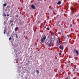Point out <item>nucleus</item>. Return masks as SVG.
Here are the masks:
<instances>
[{
    "label": "nucleus",
    "mask_w": 79,
    "mask_h": 79,
    "mask_svg": "<svg viewBox=\"0 0 79 79\" xmlns=\"http://www.w3.org/2000/svg\"><path fill=\"white\" fill-rule=\"evenodd\" d=\"M52 40H50L47 43V45L48 47H51L52 46Z\"/></svg>",
    "instance_id": "nucleus-1"
},
{
    "label": "nucleus",
    "mask_w": 79,
    "mask_h": 79,
    "mask_svg": "<svg viewBox=\"0 0 79 79\" xmlns=\"http://www.w3.org/2000/svg\"><path fill=\"white\" fill-rule=\"evenodd\" d=\"M61 41H60V39H58V40L57 41V44L58 45H60V43Z\"/></svg>",
    "instance_id": "nucleus-2"
},
{
    "label": "nucleus",
    "mask_w": 79,
    "mask_h": 79,
    "mask_svg": "<svg viewBox=\"0 0 79 79\" xmlns=\"http://www.w3.org/2000/svg\"><path fill=\"white\" fill-rule=\"evenodd\" d=\"M74 52H75L77 55H79V52H78V51L76 49H74Z\"/></svg>",
    "instance_id": "nucleus-3"
},
{
    "label": "nucleus",
    "mask_w": 79,
    "mask_h": 79,
    "mask_svg": "<svg viewBox=\"0 0 79 79\" xmlns=\"http://www.w3.org/2000/svg\"><path fill=\"white\" fill-rule=\"evenodd\" d=\"M59 48L61 50H63V46L61 45H60V46Z\"/></svg>",
    "instance_id": "nucleus-4"
},
{
    "label": "nucleus",
    "mask_w": 79,
    "mask_h": 79,
    "mask_svg": "<svg viewBox=\"0 0 79 79\" xmlns=\"http://www.w3.org/2000/svg\"><path fill=\"white\" fill-rule=\"evenodd\" d=\"M44 40V39H43V38H41V42L42 43H44V40Z\"/></svg>",
    "instance_id": "nucleus-5"
},
{
    "label": "nucleus",
    "mask_w": 79,
    "mask_h": 79,
    "mask_svg": "<svg viewBox=\"0 0 79 79\" xmlns=\"http://www.w3.org/2000/svg\"><path fill=\"white\" fill-rule=\"evenodd\" d=\"M31 6L33 9H35V6L34 5H31Z\"/></svg>",
    "instance_id": "nucleus-6"
},
{
    "label": "nucleus",
    "mask_w": 79,
    "mask_h": 79,
    "mask_svg": "<svg viewBox=\"0 0 79 79\" xmlns=\"http://www.w3.org/2000/svg\"><path fill=\"white\" fill-rule=\"evenodd\" d=\"M42 39H43L44 40H45V39H46V36L44 35Z\"/></svg>",
    "instance_id": "nucleus-7"
},
{
    "label": "nucleus",
    "mask_w": 79,
    "mask_h": 79,
    "mask_svg": "<svg viewBox=\"0 0 79 79\" xmlns=\"http://www.w3.org/2000/svg\"><path fill=\"white\" fill-rule=\"evenodd\" d=\"M18 27H15V31H17V30H18Z\"/></svg>",
    "instance_id": "nucleus-8"
},
{
    "label": "nucleus",
    "mask_w": 79,
    "mask_h": 79,
    "mask_svg": "<svg viewBox=\"0 0 79 79\" xmlns=\"http://www.w3.org/2000/svg\"><path fill=\"white\" fill-rule=\"evenodd\" d=\"M4 34H6V30L5 29L4 30Z\"/></svg>",
    "instance_id": "nucleus-9"
},
{
    "label": "nucleus",
    "mask_w": 79,
    "mask_h": 79,
    "mask_svg": "<svg viewBox=\"0 0 79 79\" xmlns=\"http://www.w3.org/2000/svg\"><path fill=\"white\" fill-rule=\"evenodd\" d=\"M71 10H73V11H74V9L73 8V7L70 8Z\"/></svg>",
    "instance_id": "nucleus-10"
},
{
    "label": "nucleus",
    "mask_w": 79,
    "mask_h": 79,
    "mask_svg": "<svg viewBox=\"0 0 79 79\" xmlns=\"http://www.w3.org/2000/svg\"><path fill=\"white\" fill-rule=\"evenodd\" d=\"M57 4H59V5H60L61 4V1H59L58 2Z\"/></svg>",
    "instance_id": "nucleus-11"
},
{
    "label": "nucleus",
    "mask_w": 79,
    "mask_h": 79,
    "mask_svg": "<svg viewBox=\"0 0 79 79\" xmlns=\"http://www.w3.org/2000/svg\"><path fill=\"white\" fill-rule=\"evenodd\" d=\"M10 23H13V21L11 20H10Z\"/></svg>",
    "instance_id": "nucleus-12"
},
{
    "label": "nucleus",
    "mask_w": 79,
    "mask_h": 79,
    "mask_svg": "<svg viewBox=\"0 0 79 79\" xmlns=\"http://www.w3.org/2000/svg\"><path fill=\"white\" fill-rule=\"evenodd\" d=\"M36 73H37V74H39V71L37 70H36Z\"/></svg>",
    "instance_id": "nucleus-13"
},
{
    "label": "nucleus",
    "mask_w": 79,
    "mask_h": 79,
    "mask_svg": "<svg viewBox=\"0 0 79 79\" xmlns=\"http://www.w3.org/2000/svg\"><path fill=\"white\" fill-rule=\"evenodd\" d=\"M6 16V15L5 14V13H3V16Z\"/></svg>",
    "instance_id": "nucleus-14"
},
{
    "label": "nucleus",
    "mask_w": 79,
    "mask_h": 79,
    "mask_svg": "<svg viewBox=\"0 0 79 79\" xmlns=\"http://www.w3.org/2000/svg\"><path fill=\"white\" fill-rule=\"evenodd\" d=\"M7 9H10V6H7Z\"/></svg>",
    "instance_id": "nucleus-15"
},
{
    "label": "nucleus",
    "mask_w": 79,
    "mask_h": 79,
    "mask_svg": "<svg viewBox=\"0 0 79 79\" xmlns=\"http://www.w3.org/2000/svg\"><path fill=\"white\" fill-rule=\"evenodd\" d=\"M3 5L4 6H6V4H4Z\"/></svg>",
    "instance_id": "nucleus-16"
},
{
    "label": "nucleus",
    "mask_w": 79,
    "mask_h": 79,
    "mask_svg": "<svg viewBox=\"0 0 79 79\" xmlns=\"http://www.w3.org/2000/svg\"><path fill=\"white\" fill-rule=\"evenodd\" d=\"M4 24H6V21H4Z\"/></svg>",
    "instance_id": "nucleus-17"
},
{
    "label": "nucleus",
    "mask_w": 79,
    "mask_h": 79,
    "mask_svg": "<svg viewBox=\"0 0 79 79\" xmlns=\"http://www.w3.org/2000/svg\"><path fill=\"white\" fill-rule=\"evenodd\" d=\"M47 30H49V27H47Z\"/></svg>",
    "instance_id": "nucleus-18"
},
{
    "label": "nucleus",
    "mask_w": 79,
    "mask_h": 79,
    "mask_svg": "<svg viewBox=\"0 0 79 79\" xmlns=\"http://www.w3.org/2000/svg\"><path fill=\"white\" fill-rule=\"evenodd\" d=\"M9 40H11V38L10 37L9 38Z\"/></svg>",
    "instance_id": "nucleus-19"
},
{
    "label": "nucleus",
    "mask_w": 79,
    "mask_h": 79,
    "mask_svg": "<svg viewBox=\"0 0 79 79\" xmlns=\"http://www.w3.org/2000/svg\"><path fill=\"white\" fill-rule=\"evenodd\" d=\"M59 55L60 56V55H61V53H59Z\"/></svg>",
    "instance_id": "nucleus-20"
},
{
    "label": "nucleus",
    "mask_w": 79,
    "mask_h": 79,
    "mask_svg": "<svg viewBox=\"0 0 79 79\" xmlns=\"http://www.w3.org/2000/svg\"><path fill=\"white\" fill-rule=\"evenodd\" d=\"M15 16L16 17H18V15H16Z\"/></svg>",
    "instance_id": "nucleus-21"
},
{
    "label": "nucleus",
    "mask_w": 79,
    "mask_h": 79,
    "mask_svg": "<svg viewBox=\"0 0 79 79\" xmlns=\"http://www.w3.org/2000/svg\"><path fill=\"white\" fill-rule=\"evenodd\" d=\"M70 27H72V24H71V25H70Z\"/></svg>",
    "instance_id": "nucleus-22"
},
{
    "label": "nucleus",
    "mask_w": 79,
    "mask_h": 79,
    "mask_svg": "<svg viewBox=\"0 0 79 79\" xmlns=\"http://www.w3.org/2000/svg\"><path fill=\"white\" fill-rule=\"evenodd\" d=\"M5 11H7V9H6L5 10Z\"/></svg>",
    "instance_id": "nucleus-23"
},
{
    "label": "nucleus",
    "mask_w": 79,
    "mask_h": 79,
    "mask_svg": "<svg viewBox=\"0 0 79 79\" xmlns=\"http://www.w3.org/2000/svg\"><path fill=\"white\" fill-rule=\"evenodd\" d=\"M7 16H10V15H8V14H7Z\"/></svg>",
    "instance_id": "nucleus-24"
},
{
    "label": "nucleus",
    "mask_w": 79,
    "mask_h": 79,
    "mask_svg": "<svg viewBox=\"0 0 79 79\" xmlns=\"http://www.w3.org/2000/svg\"><path fill=\"white\" fill-rule=\"evenodd\" d=\"M24 34H26V31L24 32Z\"/></svg>",
    "instance_id": "nucleus-25"
},
{
    "label": "nucleus",
    "mask_w": 79,
    "mask_h": 79,
    "mask_svg": "<svg viewBox=\"0 0 79 79\" xmlns=\"http://www.w3.org/2000/svg\"><path fill=\"white\" fill-rule=\"evenodd\" d=\"M26 64V65H28V64H27V63Z\"/></svg>",
    "instance_id": "nucleus-26"
},
{
    "label": "nucleus",
    "mask_w": 79,
    "mask_h": 79,
    "mask_svg": "<svg viewBox=\"0 0 79 79\" xmlns=\"http://www.w3.org/2000/svg\"><path fill=\"white\" fill-rule=\"evenodd\" d=\"M13 25V23H12L11 24V26H12Z\"/></svg>",
    "instance_id": "nucleus-27"
},
{
    "label": "nucleus",
    "mask_w": 79,
    "mask_h": 79,
    "mask_svg": "<svg viewBox=\"0 0 79 79\" xmlns=\"http://www.w3.org/2000/svg\"><path fill=\"white\" fill-rule=\"evenodd\" d=\"M16 38H17V35H16Z\"/></svg>",
    "instance_id": "nucleus-28"
},
{
    "label": "nucleus",
    "mask_w": 79,
    "mask_h": 79,
    "mask_svg": "<svg viewBox=\"0 0 79 79\" xmlns=\"http://www.w3.org/2000/svg\"><path fill=\"white\" fill-rule=\"evenodd\" d=\"M27 62H28V63H30V62L29 61H27Z\"/></svg>",
    "instance_id": "nucleus-29"
},
{
    "label": "nucleus",
    "mask_w": 79,
    "mask_h": 79,
    "mask_svg": "<svg viewBox=\"0 0 79 79\" xmlns=\"http://www.w3.org/2000/svg\"><path fill=\"white\" fill-rule=\"evenodd\" d=\"M30 58H32V56H30Z\"/></svg>",
    "instance_id": "nucleus-30"
},
{
    "label": "nucleus",
    "mask_w": 79,
    "mask_h": 79,
    "mask_svg": "<svg viewBox=\"0 0 79 79\" xmlns=\"http://www.w3.org/2000/svg\"><path fill=\"white\" fill-rule=\"evenodd\" d=\"M67 37H69V35H67Z\"/></svg>",
    "instance_id": "nucleus-31"
},
{
    "label": "nucleus",
    "mask_w": 79,
    "mask_h": 79,
    "mask_svg": "<svg viewBox=\"0 0 79 79\" xmlns=\"http://www.w3.org/2000/svg\"><path fill=\"white\" fill-rule=\"evenodd\" d=\"M73 71H74V69H73Z\"/></svg>",
    "instance_id": "nucleus-32"
},
{
    "label": "nucleus",
    "mask_w": 79,
    "mask_h": 79,
    "mask_svg": "<svg viewBox=\"0 0 79 79\" xmlns=\"http://www.w3.org/2000/svg\"><path fill=\"white\" fill-rule=\"evenodd\" d=\"M38 23H40V22L38 21Z\"/></svg>",
    "instance_id": "nucleus-33"
},
{
    "label": "nucleus",
    "mask_w": 79,
    "mask_h": 79,
    "mask_svg": "<svg viewBox=\"0 0 79 79\" xmlns=\"http://www.w3.org/2000/svg\"><path fill=\"white\" fill-rule=\"evenodd\" d=\"M20 14H21V12H20Z\"/></svg>",
    "instance_id": "nucleus-34"
},
{
    "label": "nucleus",
    "mask_w": 79,
    "mask_h": 79,
    "mask_svg": "<svg viewBox=\"0 0 79 79\" xmlns=\"http://www.w3.org/2000/svg\"><path fill=\"white\" fill-rule=\"evenodd\" d=\"M8 10H9V11H10V9H9Z\"/></svg>",
    "instance_id": "nucleus-35"
},
{
    "label": "nucleus",
    "mask_w": 79,
    "mask_h": 79,
    "mask_svg": "<svg viewBox=\"0 0 79 79\" xmlns=\"http://www.w3.org/2000/svg\"><path fill=\"white\" fill-rule=\"evenodd\" d=\"M60 26V25H59V26Z\"/></svg>",
    "instance_id": "nucleus-36"
}]
</instances>
